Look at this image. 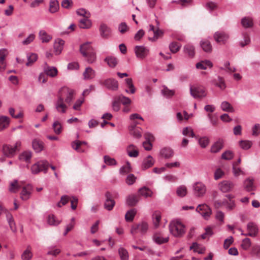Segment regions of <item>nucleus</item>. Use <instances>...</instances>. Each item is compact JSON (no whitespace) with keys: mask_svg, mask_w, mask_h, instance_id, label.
<instances>
[{"mask_svg":"<svg viewBox=\"0 0 260 260\" xmlns=\"http://www.w3.org/2000/svg\"><path fill=\"white\" fill-rule=\"evenodd\" d=\"M170 233L175 237L182 236L185 233L186 228L182 222L178 219L172 220L169 224Z\"/></svg>","mask_w":260,"mask_h":260,"instance_id":"obj_1","label":"nucleus"},{"mask_svg":"<svg viewBox=\"0 0 260 260\" xmlns=\"http://www.w3.org/2000/svg\"><path fill=\"white\" fill-rule=\"evenodd\" d=\"M80 52L87 59L88 63H94L95 59V53L90 43H86L80 46Z\"/></svg>","mask_w":260,"mask_h":260,"instance_id":"obj_2","label":"nucleus"},{"mask_svg":"<svg viewBox=\"0 0 260 260\" xmlns=\"http://www.w3.org/2000/svg\"><path fill=\"white\" fill-rule=\"evenodd\" d=\"M21 146V142L20 141H17L14 146L10 144H4L2 148L3 153L5 156L12 158L15 155L16 152L19 150Z\"/></svg>","mask_w":260,"mask_h":260,"instance_id":"obj_3","label":"nucleus"},{"mask_svg":"<svg viewBox=\"0 0 260 260\" xmlns=\"http://www.w3.org/2000/svg\"><path fill=\"white\" fill-rule=\"evenodd\" d=\"M148 228L149 225L147 222L142 221L133 225L131 229V233L133 235H135L139 233L144 235L147 232Z\"/></svg>","mask_w":260,"mask_h":260,"instance_id":"obj_4","label":"nucleus"},{"mask_svg":"<svg viewBox=\"0 0 260 260\" xmlns=\"http://www.w3.org/2000/svg\"><path fill=\"white\" fill-rule=\"evenodd\" d=\"M49 166V164L46 160L39 161L31 166V173L34 174H37L41 171L46 173Z\"/></svg>","mask_w":260,"mask_h":260,"instance_id":"obj_5","label":"nucleus"},{"mask_svg":"<svg viewBox=\"0 0 260 260\" xmlns=\"http://www.w3.org/2000/svg\"><path fill=\"white\" fill-rule=\"evenodd\" d=\"M101 85L105 87L106 89L116 91L119 88V83L118 81L114 78H109L103 81L100 82Z\"/></svg>","mask_w":260,"mask_h":260,"instance_id":"obj_6","label":"nucleus"},{"mask_svg":"<svg viewBox=\"0 0 260 260\" xmlns=\"http://www.w3.org/2000/svg\"><path fill=\"white\" fill-rule=\"evenodd\" d=\"M194 196L198 198L203 197L206 193L207 188L206 185L201 182H197L192 185Z\"/></svg>","mask_w":260,"mask_h":260,"instance_id":"obj_7","label":"nucleus"},{"mask_svg":"<svg viewBox=\"0 0 260 260\" xmlns=\"http://www.w3.org/2000/svg\"><path fill=\"white\" fill-rule=\"evenodd\" d=\"M60 96H62V99L65 100L67 103H70L74 96V90L70 89L68 87L62 88L59 93Z\"/></svg>","mask_w":260,"mask_h":260,"instance_id":"obj_8","label":"nucleus"},{"mask_svg":"<svg viewBox=\"0 0 260 260\" xmlns=\"http://www.w3.org/2000/svg\"><path fill=\"white\" fill-rule=\"evenodd\" d=\"M190 93L194 99H200L206 96L207 93L205 88L201 86L192 87L190 86Z\"/></svg>","mask_w":260,"mask_h":260,"instance_id":"obj_9","label":"nucleus"},{"mask_svg":"<svg viewBox=\"0 0 260 260\" xmlns=\"http://www.w3.org/2000/svg\"><path fill=\"white\" fill-rule=\"evenodd\" d=\"M168 236H164L162 233L156 232L152 236V239L154 243L160 245L167 243L169 241Z\"/></svg>","mask_w":260,"mask_h":260,"instance_id":"obj_10","label":"nucleus"},{"mask_svg":"<svg viewBox=\"0 0 260 260\" xmlns=\"http://www.w3.org/2000/svg\"><path fill=\"white\" fill-rule=\"evenodd\" d=\"M32 191V187L30 184H27L22 188L20 193V198L22 200L26 201L30 198Z\"/></svg>","mask_w":260,"mask_h":260,"instance_id":"obj_11","label":"nucleus"},{"mask_svg":"<svg viewBox=\"0 0 260 260\" xmlns=\"http://www.w3.org/2000/svg\"><path fill=\"white\" fill-rule=\"evenodd\" d=\"M234 186L233 182L229 180H223L218 184L219 189L224 193L231 191Z\"/></svg>","mask_w":260,"mask_h":260,"instance_id":"obj_12","label":"nucleus"},{"mask_svg":"<svg viewBox=\"0 0 260 260\" xmlns=\"http://www.w3.org/2000/svg\"><path fill=\"white\" fill-rule=\"evenodd\" d=\"M196 211L205 219H208L211 214V210L206 204L199 205L196 208Z\"/></svg>","mask_w":260,"mask_h":260,"instance_id":"obj_13","label":"nucleus"},{"mask_svg":"<svg viewBox=\"0 0 260 260\" xmlns=\"http://www.w3.org/2000/svg\"><path fill=\"white\" fill-rule=\"evenodd\" d=\"M247 230L248 233L246 234L241 233V235L244 236H248L254 237L258 233V229L256 223L251 222H249L247 225Z\"/></svg>","mask_w":260,"mask_h":260,"instance_id":"obj_14","label":"nucleus"},{"mask_svg":"<svg viewBox=\"0 0 260 260\" xmlns=\"http://www.w3.org/2000/svg\"><path fill=\"white\" fill-rule=\"evenodd\" d=\"M213 37L217 43L225 44L229 39V36L224 31H216L215 32Z\"/></svg>","mask_w":260,"mask_h":260,"instance_id":"obj_15","label":"nucleus"},{"mask_svg":"<svg viewBox=\"0 0 260 260\" xmlns=\"http://www.w3.org/2000/svg\"><path fill=\"white\" fill-rule=\"evenodd\" d=\"M55 106L58 112L64 113L66 112L67 106L64 104V100L62 96L59 95Z\"/></svg>","mask_w":260,"mask_h":260,"instance_id":"obj_16","label":"nucleus"},{"mask_svg":"<svg viewBox=\"0 0 260 260\" xmlns=\"http://www.w3.org/2000/svg\"><path fill=\"white\" fill-rule=\"evenodd\" d=\"M135 51L137 56L139 58H144L147 55L149 50L142 46H137L135 47Z\"/></svg>","mask_w":260,"mask_h":260,"instance_id":"obj_17","label":"nucleus"},{"mask_svg":"<svg viewBox=\"0 0 260 260\" xmlns=\"http://www.w3.org/2000/svg\"><path fill=\"white\" fill-rule=\"evenodd\" d=\"M101 36L104 39H108L111 36V29L105 24L102 23L100 27Z\"/></svg>","mask_w":260,"mask_h":260,"instance_id":"obj_18","label":"nucleus"},{"mask_svg":"<svg viewBox=\"0 0 260 260\" xmlns=\"http://www.w3.org/2000/svg\"><path fill=\"white\" fill-rule=\"evenodd\" d=\"M224 146V142L222 139H219L214 143L211 147L210 151L216 153L219 152Z\"/></svg>","mask_w":260,"mask_h":260,"instance_id":"obj_19","label":"nucleus"},{"mask_svg":"<svg viewBox=\"0 0 260 260\" xmlns=\"http://www.w3.org/2000/svg\"><path fill=\"white\" fill-rule=\"evenodd\" d=\"M64 44V41L62 39H57L55 40L54 44V49L56 55H59L61 53L63 49Z\"/></svg>","mask_w":260,"mask_h":260,"instance_id":"obj_20","label":"nucleus"},{"mask_svg":"<svg viewBox=\"0 0 260 260\" xmlns=\"http://www.w3.org/2000/svg\"><path fill=\"white\" fill-rule=\"evenodd\" d=\"M139 201V195L138 194H132L126 198V204L130 206L136 205Z\"/></svg>","mask_w":260,"mask_h":260,"instance_id":"obj_21","label":"nucleus"},{"mask_svg":"<svg viewBox=\"0 0 260 260\" xmlns=\"http://www.w3.org/2000/svg\"><path fill=\"white\" fill-rule=\"evenodd\" d=\"M32 146L34 150L37 153L41 152L44 149V143L42 141L37 139L32 141Z\"/></svg>","mask_w":260,"mask_h":260,"instance_id":"obj_22","label":"nucleus"},{"mask_svg":"<svg viewBox=\"0 0 260 260\" xmlns=\"http://www.w3.org/2000/svg\"><path fill=\"white\" fill-rule=\"evenodd\" d=\"M154 163V160L151 155H148L145 158L142 165V169L144 170H146L152 167Z\"/></svg>","mask_w":260,"mask_h":260,"instance_id":"obj_23","label":"nucleus"},{"mask_svg":"<svg viewBox=\"0 0 260 260\" xmlns=\"http://www.w3.org/2000/svg\"><path fill=\"white\" fill-rule=\"evenodd\" d=\"M226 197L229 199V201H228L226 200H223V206L225 207L227 210H232L235 207V202L231 200L232 196L231 194H228L226 196Z\"/></svg>","mask_w":260,"mask_h":260,"instance_id":"obj_24","label":"nucleus"},{"mask_svg":"<svg viewBox=\"0 0 260 260\" xmlns=\"http://www.w3.org/2000/svg\"><path fill=\"white\" fill-rule=\"evenodd\" d=\"M10 118L7 116H0V132L7 128L10 124Z\"/></svg>","mask_w":260,"mask_h":260,"instance_id":"obj_25","label":"nucleus"},{"mask_svg":"<svg viewBox=\"0 0 260 260\" xmlns=\"http://www.w3.org/2000/svg\"><path fill=\"white\" fill-rule=\"evenodd\" d=\"M212 83L221 90H224L226 87L224 80L219 76L217 79H214Z\"/></svg>","mask_w":260,"mask_h":260,"instance_id":"obj_26","label":"nucleus"},{"mask_svg":"<svg viewBox=\"0 0 260 260\" xmlns=\"http://www.w3.org/2000/svg\"><path fill=\"white\" fill-rule=\"evenodd\" d=\"M91 21L87 17L80 19L79 22V27L83 29H88L91 26Z\"/></svg>","mask_w":260,"mask_h":260,"instance_id":"obj_27","label":"nucleus"},{"mask_svg":"<svg viewBox=\"0 0 260 260\" xmlns=\"http://www.w3.org/2000/svg\"><path fill=\"white\" fill-rule=\"evenodd\" d=\"M254 179L252 178H248L244 181V187L248 191H250L254 189L253 184Z\"/></svg>","mask_w":260,"mask_h":260,"instance_id":"obj_28","label":"nucleus"},{"mask_svg":"<svg viewBox=\"0 0 260 260\" xmlns=\"http://www.w3.org/2000/svg\"><path fill=\"white\" fill-rule=\"evenodd\" d=\"M32 153L30 151H25L21 153L19 156V159L27 163L30 162Z\"/></svg>","mask_w":260,"mask_h":260,"instance_id":"obj_29","label":"nucleus"},{"mask_svg":"<svg viewBox=\"0 0 260 260\" xmlns=\"http://www.w3.org/2000/svg\"><path fill=\"white\" fill-rule=\"evenodd\" d=\"M82 144L87 145V142L76 140L72 143V147L79 152H83L84 149L81 147Z\"/></svg>","mask_w":260,"mask_h":260,"instance_id":"obj_30","label":"nucleus"},{"mask_svg":"<svg viewBox=\"0 0 260 260\" xmlns=\"http://www.w3.org/2000/svg\"><path fill=\"white\" fill-rule=\"evenodd\" d=\"M107 199L105 203V208L109 210H111L115 205V201L110 198V194L109 193H106Z\"/></svg>","mask_w":260,"mask_h":260,"instance_id":"obj_31","label":"nucleus"},{"mask_svg":"<svg viewBox=\"0 0 260 260\" xmlns=\"http://www.w3.org/2000/svg\"><path fill=\"white\" fill-rule=\"evenodd\" d=\"M200 45L203 50L206 52H211L212 50V46L208 40H203L201 42Z\"/></svg>","mask_w":260,"mask_h":260,"instance_id":"obj_32","label":"nucleus"},{"mask_svg":"<svg viewBox=\"0 0 260 260\" xmlns=\"http://www.w3.org/2000/svg\"><path fill=\"white\" fill-rule=\"evenodd\" d=\"M59 5L58 1L51 0L49 3V11L51 13H54L58 11Z\"/></svg>","mask_w":260,"mask_h":260,"instance_id":"obj_33","label":"nucleus"},{"mask_svg":"<svg viewBox=\"0 0 260 260\" xmlns=\"http://www.w3.org/2000/svg\"><path fill=\"white\" fill-rule=\"evenodd\" d=\"M44 72L47 76L53 77L57 75V70L54 66H47L44 69Z\"/></svg>","mask_w":260,"mask_h":260,"instance_id":"obj_34","label":"nucleus"},{"mask_svg":"<svg viewBox=\"0 0 260 260\" xmlns=\"http://www.w3.org/2000/svg\"><path fill=\"white\" fill-rule=\"evenodd\" d=\"M161 155L165 158H169L173 156V151L170 148H164L160 151Z\"/></svg>","mask_w":260,"mask_h":260,"instance_id":"obj_35","label":"nucleus"},{"mask_svg":"<svg viewBox=\"0 0 260 260\" xmlns=\"http://www.w3.org/2000/svg\"><path fill=\"white\" fill-rule=\"evenodd\" d=\"M20 188V185L17 180H14L10 183L9 190L11 192L16 193L18 191Z\"/></svg>","mask_w":260,"mask_h":260,"instance_id":"obj_36","label":"nucleus"},{"mask_svg":"<svg viewBox=\"0 0 260 260\" xmlns=\"http://www.w3.org/2000/svg\"><path fill=\"white\" fill-rule=\"evenodd\" d=\"M153 194L152 191L146 187H143L139 189L138 194L143 196L145 198L151 197Z\"/></svg>","mask_w":260,"mask_h":260,"instance_id":"obj_37","label":"nucleus"},{"mask_svg":"<svg viewBox=\"0 0 260 260\" xmlns=\"http://www.w3.org/2000/svg\"><path fill=\"white\" fill-rule=\"evenodd\" d=\"M31 248L30 245L27 246V248L23 251L21 255L23 260H30L32 257V253L31 251Z\"/></svg>","mask_w":260,"mask_h":260,"instance_id":"obj_38","label":"nucleus"},{"mask_svg":"<svg viewBox=\"0 0 260 260\" xmlns=\"http://www.w3.org/2000/svg\"><path fill=\"white\" fill-rule=\"evenodd\" d=\"M7 220L11 231L14 233H16L17 231L16 224L11 214H8L7 215Z\"/></svg>","mask_w":260,"mask_h":260,"instance_id":"obj_39","label":"nucleus"},{"mask_svg":"<svg viewBox=\"0 0 260 260\" xmlns=\"http://www.w3.org/2000/svg\"><path fill=\"white\" fill-rule=\"evenodd\" d=\"M125 82L126 86L129 88V90L125 89V92L131 94L134 93L136 89L133 83L132 79L131 78H127L125 80Z\"/></svg>","mask_w":260,"mask_h":260,"instance_id":"obj_40","label":"nucleus"},{"mask_svg":"<svg viewBox=\"0 0 260 260\" xmlns=\"http://www.w3.org/2000/svg\"><path fill=\"white\" fill-rule=\"evenodd\" d=\"M84 79L85 80L90 79L94 77V71L92 68L88 67L86 68L83 73Z\"/></svg>","mask_w":260,"mask_h":260,"instance_id":"obj_41","label":"nucleus"},{"mask_svg":"<svg viewBox=\"0 0 260 260\" xmlns=\"http://www.w3.org/2000/svg\"><path fill=\"white\" fill-rule=\"evenodd\" d=\"M161 215L158 212H155L152 215L153 223L155 228H157L159 226V222L161 220Z\"/></svg>","mask_w":260,"mask_h":260,"instance_id":"obj_42","label":"nucleus"},{"mask_svg":"<svg viewBox=\"0 0 260 260\" xmlns=\"http://www.w3.org/2000/svg\"><path fill=\"white\" fill-rule=\"evenodd\" d=\"M127 151L130 157H136L139 155V152L134 145H130L127 148Z\"/></svg>","mask_w":260,"mask_h":260,"instance_id":"obj_43","label":"nucleus"},{"mask_svg":"<svg viewBox=\"0 0 260 260\" xmlns=\"http://www.w3.org/2000/svg\"><path fill=\"white\" fill-rule=\"evenodd\" d=\"M162 88L161 90V94L166 98H171L174 94V91L169 89L166 86L164 85Z\"/></svg>","mask_w":260,"mask_h":260,"instance_id":"obj_44","label":"nucleus"},{"mask_svg":"<svg viewBox=\"0 0 260 260\" xmlns=\"http://www.w3.org/2000/svg\"><path fill=\"white\" fill-rule=\"evenodd\" d=\"M221 108L223 111L234 112V109L230 103L226 101L222 102L221 104Z\"/></svg>","mask_w":260,"mask_h":260,"instance_id":"obj_45","label":"nucleus"},{"mask_svg":"<svg viewBox=\"0 0 260 260\" xmlns=\"http://www.w3.org/2000/svg\"><path fill=\"white\" fill-rule=\"evenodd\" d=\"M184 52L185 54L187 55L189 57H192L194 56V48L193 46L190 45H186L184 47Z\"/></svg>","mask_w":260,"mask_h":260,"instance_id":"obj_46","label":"nucleus"},{"mask_svg":"<svg viewBox=\"0 0 260 260\" xmlns=\"http://www.w3.org/2000/svg\"><path fill=\"white\" fill-rule=\"evenodd\" d=\"M137 213V210L135 209H132L128 210L125 214V219L126 221L129 222L133 220L134 217Z\"/></svg>","mask_w":260,"mask_h":260,"instance_id":"obj_47","label":"nucleus"},{"mask_svg":"<svg viewBox=\"0 0 260 260\" xmlns=\"http://www.w3.org/2000/svg\"><path fill=\"white\" fill-rule=\"evenodd\" d=\"M39 38L43 43L48 42L52 39V37L48 35L45 30L40 31Z\"/></svg>","mask_w":260,"mask_h":260,"instance_id":"obj_48","label":"nucleus"},{"mask_svg":"<svg viewBox=\"0 0 260 260\" xmlns=\"http://www.w3.org/2000/svg\"><path fill=\"white\" fill-rule=\"evenodd\" d=\"M118 253L121 260H128V253L125 248L120 247L118 249Z\"/></svg>","mask_w":260,"mask_h":260,"instance_id":"obj_49","label":"nucleus"},{"mask_svg":"<svg viewBox=\"0 0 260 260\" xmlns=\"http://www.w3.org/2000/svg\"><path fill=\"white\" fill-rule=\"evenodd\" d=\"M241 24L244 28H249L253 26V21L249 17H244L241 20Z\"/></svg>","mask_w":260,"mask_h":260,"instance_id":"obj_50","label":"nucleus"},{"mask_svg":"<svg viewBox=\"0 0 260 260\" xmlns=\"http://www.w3.org/2000/svg\"><path fill=\"white\" fill-rule=\"evenodd\" d=\"M252 143L249 140H241L239 142L240 147L244 150L249 149L252 146Z\"/></svg>","mask_w":260,"mask_h":260,"instance_id":"obj_51","label":"nucleus"},{"mask_svg":"<svg viewBox=\"0 0 260 260\" xmlns=\"http://www.w3.org/2000/svg\"><path fill=\"white\" fill-rule=\"evenodd\" d=\"M112 108L113 111L117 112L120 108V102L117 96L113 98L112 103Z\"/></svg>","mask_w":260,"mask_h":260,"instance_id":"obj_52","label":"nucleus"},{"mask_svg":"<svg viewBox=\"0 0 260 260\" xmlns=\"http://www.w3.org/2000/svg\"><path fill=\"white\" fill-rule=\"evenodd\" d=\"M232 172L235 177H237L240 175H245V172L240 168L238 167L233 165L232 168Z\"/></svg>","mask_w":260,"mask_h":260,"instance_id":"obj_53","label":"nucleus"},{"mask_svg":"<svg viewBox=\"0 0 260 260\" xmlns=\"http://www.w3.org/2000/svg\"><path fill=\"white\" fill-rule=\"evenodd\" d=\"M198 143L202 148H205L208 145L209 139L207 137H202L199 138Z\"/></svg>","mask_w":260,"mask_h":260,"instance_id":"obj_54","label":"nucleus"},{"mask_svg":"<svg viewBox=\"0 0 260 260\" xmlns=\"http://www.w3.org/2000/svg\"><path fill=\"white\" fill-rule=\"evenodd\" d=\"M47 221L51 225H57L60 223V220L56 219L55 216L53 214L48 215Z\"/></svg>","mask_w":260,"mask_h":260,"instance_id":"obj_55","label":"nucleus"},{"mask_svg":"<svg viewBox=\"0 0 260 260\" xmlns=\"http://www.w3.org/2000/svg\"><path fill=\"white\" fill-rule=\"evenodd\" d=\"M176 193L177 196L180 197H184L187 193V189L186 186L184 185L179 186L177 188Z\"/></svg>","mask_w":260,"mask_h":260,"instance_id":"obj_56","label":"nucleus"},{"mask_svg":"<svg viewBox=\"0 0 260 260\" xmlns=\"http://www.w3.org/2000/svg\"><path fill=\"white\" fill-rule=\"evenodd\" d=\"M117 97L120 102L124 106L129 105L132 103L131 100L129 98L125 96L122 94H120Z\"/></svg>","mask_w":260,"mask_h":260,"instance_id":"obj_57","label":"nucleus"},{"mask_svg":"<svg viewBox=\"0 0 260 260\" xmlns=\"http://www.w3.org/2000/svg\"><path fill=\"white\" fill-rule=\"evenodd\" d=\"M105 61L108 65H116L118 63V59L113 56H107L105 59Z\"/></svg>","mask_w":260,"mask_h":260,"instance_id":"obj_58","label":"nucleus"},{"mask_svg":"<svg viewBox=\"0 0 260 260\" xmlns=\"http://www.w3.org/2000/svg\"><path fill=\"white\" fill-rule=\"evenodd\" d=\"M181 47V45L177 42H174L171 43L169 45V48L171 52L175 53L179 51Z\"/></svg>","mask_w":260,"mask_h":260,"instance_id":"obj_59","label":"nucleus"},{"mask_svg":"<svg viewBox=\"0 0 260 260\" xmlns=\"http://www.w3.org/2000/svg\"><path fill=\"white\" fill-rule=\"evenodd\" d=\"M27 62L26 65L35 63L38 59V55L36 53H30L27 55Z\"/></svg>","mask_w":260,"mask_h":260,"instance_id":"obj_60","label":"nucleus"},{"mask_svg":"<svg viewBox=\"0 0 260 260\" xmlns=\"http://www.w3.org/2000/svg\"><path fill=\"white\" fill-rule=\"evenodd\" d=\"M52 127L54 130V133L56 134H59L61 133L62 131V126L60 122L58 121H55L54 122Z\"/></svg>","mask_w":260,"mask_h":260,"instance_id":"obj_61","label":"nucleus"},{"mask_svg":"<svg viewBox=\"0 0 260 260\" xmlns=\"http://www.w3.org/2000/svg\"><path fill=\"white\" fill-rule=\"evenodd\" d=\"M77 15L83 16L84 18L87 17L89 18L91 14L89 12L86 11L85 9L81 8L79 9L76 11Z\"/></svg>","mask_w":260,"mask_h":260,"instance_id":"obj_62","label":"nucleus"},{"mask_svg":"<svg viewBox=\"0 0 260 260\" xmlns=\"http://www.w3.org/2000/svg\"><path fill=\"white\" fill-rule=\"evenodd\" d=\"M182 134L185 136H188L191 138H193L194 136L192 129L189 127H186L183 129Z\"/></svg>","mask_w":260,"mask_h":260,"instance_id":"obj_63","label":"nucleus"},{"mask_svg":"<svg viewBox=\"0 0 260 260\" xmlns=\"http://www.w3.org/2000/svg\"><path fill=\"white\" fill-rule=\"evenodd\" d=\"M234 157L233 152L231 150H226L221 155V158L225 160H231Z\"/></svg>","mask_w":260,"mask_h":260,"instance_id":"obj_64","label":"nucleus"}]
</instances>
